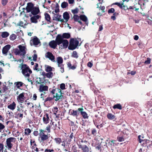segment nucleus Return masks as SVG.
<instances>
[{"mask_svg":"<svg viewBox=\"0 0 152 152\" xmlns=\"http://www.w3.org/2000/svg\"><path fill=\"white\" fill-rule=\"evenodd\" d=\"M26 10L27 13L31 12L29 15L30 17H31L32 15H37L40 12L39 7L34 6V4L31 2H29L27 4Z\"/></svg>","mask_w":152,"mask_h":152,"instance_id":"nucleus-1","label":"nucleus"},{"mask_svg":"<svg viewBox=\"0 0 152 152\" xmlns=\"http://www.w3.org/2000/svg\"><path fill=\"white\" fill-rule=\"evenodd\" d=\"M21 72L25 77H29L32 71L29 66L26 64H22L21 66Z\"/></svg>","mask_w":152,"mask_h":152,"instance_id":"nucleus-2","label":"nucleus"},{"mask_svg":"<svg viewBox=\"0 0 152 152\" xmlns=\"http://www.w3.org/2000/svg\"><path fill=\"white\" fill-rule=\"evenodd\" d=\"M39 140H40V142L42 143L46 142L49 137L50 134H45V131L42 129H39Z\"/></svg>","mask_w":152,"mask_h":152,"instance_id":"nucleus-3","label":"nucleus"},{"mask_svg":"<svg viewBox=\"0 0 152 152\" xmlns=\"http://www.w3.org/2000/svg\"><path fill=\"white\" fill-rule=\"evenodd\" d=\"M79 44V42L76 38H72L69 41L68 49L71 50L75 49L78 46Z\"/></svg>","mask_w":152,"mask_h":152,"instance_id":"nucleus-4","label":"nucleus"},{"mask_svg":"<svg viewBox=\"0 0 152 152\" xmlns=\"http://www.w3.org/2000/svg\"><path fill=\"white\" fill-rule=\"evenodd\" d=\"M61 41L60 39L57 36L56 40H52L50 41L49 43V46L51 48L55 49L57 46V45H59L61 44Z\"/></svg>","mask_w":152,"mask_h":152,"instance_id":"nucleus-5","label":"nucleus"},{"mask_svg":"<svg viewBox=\"0 0 152 152\" xmlns=\"http://www.w3.org/2000/svg\"><path fill=\"white\" fill-rule=\"evenodd\" d=\"M56 61L58 63V66L60 68V71L61 73H63L64 71V65L62 64L63 60L62 57L59 56L57 58Z\"/></svg>","mask_w":152,"mask_h":152,"instance_id":"nucleus-6","label":"nucleus"},{"mask_svg":"<svg viewBox=\"0 0 152 152\" xmlns=\"http://www.w3.org/2000/svg\"><path fill=\"white\" fill-rule=\"evenodd\" d=\"M16 138L15 137H10L7 138L6 141V145L7 146L8 149L10 150L12 146V143H14L16 141Z\"/></svg>","mask_w":152,"mask_h":152,"instance_id":"nucleus-7","label":"nucleus"},{"mask_svg":"<svg viewBox=\"0 0 152 152\" xmlns=\"http://www.w3.org/2000/svg\"><path fill=\"white\" fill-rule=\"evenodd\" d=\"M50 125L51 126V129H53L54 131L56 130H58L60 129V125H57L56 123L53 121L52 120H51Z\"/></svg>","mask_w":152,"mask_h":152,"instance_id":"nucleus-8","label":"nucleus"},{"mask_svg":"<svg viewBox=\"0 0 152 152\" xmlns=\"http://www.w3.org/2000/svg\"><path fill=\"white\" fill-rule=\"evenodd\" d=\"M11 48V46L10 45H7L4 46L2 49V53L5 56L7 55L8 51Z\"/></svg>","mask_w":152,"mask_h":152,"instance_id":"nucleus-9","label":"nucleus"},{"mask_svg":"<svg viewBox=\"0 0 152 152\" xmlns=\"http://www.w3.org/2000/svg\"><path fill=\"white\" fill-rule=\"evenodd\" d=\"M58 37L59 38H61L62 39H69L70 37V34L69 33H64L63 34L62 36L61 34H58L57 35Z\"/></svg>","mask_w":152,"mask_h":152,"instance_id":"nucleus-10","label":"nucleus"},{"mask_svg":"<svg viewBox=\"0 0 152 152\" xmlns=\"http://www.w3.org/2000/svg\"><path fill=\"white\" fill-rule=\"evenodd\" d=\"M79 148L81 149L83 152H89V148L86 145H78Z\"/></svg>","mask_w":152,"mask_h":152,"instance_id":"nucleus-11","label":"nucleus"},{"mask_svg":"<svg viewBox=\"0 0 152 152\" xmlns=\"http://www.w3.org/2000/svg\"><path fill=\"white\" fill-rule=\"evenodd\" d=\"M31 17L30 20L31 22L35 23H37V19H39L41 18V16L39 15H34L33 16Z\"/></svg>","mask_w":152,"mask_h":152,"instance_id":"nucleus-12","label":"nucleus"},{"mask_svg":"<svg viewBox=\"0 0 152 152\" xmlns=\"http://www.w3.org/2000/svg\"><path fill=\"white\" fill-rule=\"evenodd\" d=\"M18 47L20 49L19 50H20V52L21 53L20 54V56H24L26 54L25 47L24 46H22L21 45H20L18 46Z\"/></svg>","mask_w":152,"mask_h":152,"instance_id":"nucleus-13","label":"nucleus"},{"mask_svg":"<svg viewBox=\"0 0 152 152\" xmlns=\"http://www.w3.org/2000/svg\"><path fill=\"white\" fill-rule=\"evenodd\" d=\"M61 41V44L62 43L63 47V48H66L68 46L69 42L66 39H62L61 38H59Z\"/></svg>","mask_w":152,"mask_h":152,"instance_id":"nucleus-14","label":"nucleus"},{"mask_svg":"<svg viewBox=\"0 0 152 152\" xmlns=\"http://www.w3.org/2000/svg\"><path fill=\"white\" fill-rule=\"evenodd\" d=\"M50 118L48 116V115L47 113L45 114L43 118V123L47 124L49 123L50 121Z\"/></svg>","mask_w":152,"mask_h":152,"instance_id":"nucleus-15","label":"nucleus"},{"mask_svg":"<svg viewBox=\"0 0 152 152\" xmlns=\"http://www.w3.org/2000/svg\"><path fill=\"white\" fill-rule=\"evenodd\" d=\"M47 54V57L48 58H49L53 62H55V57L51 53L48 52Z\"/></svg>","mask_w":152,"mask_h":152,"instance_id":"nucleus-16","label":"nucleus"},{"mask_svg":"<svg viewBox=\"0 0 152 152\" xmlns=\"http://www.w3.org/2000/svg\"><path fill=\"white\" fill-rule=\"evenodd\" d=\"M69 112L70 115L75 117H77L79 113L77 110H70Z\"/></svg>","mask_w":152,"mask_h":152,"instance_id":"nucleus-17","label":"nucleus"},{"mask_svg":"<svg viewBox=\"0 0 152 152\" xmlns=\"http://www.w3.org/2000/svg\"><path fill=\"white\" fill-rule=\"evenodd\" d=\"M48 87L46 86H44L43 85H42L39 86V90L41 92L48 91Z\"/></svg>","mask_w":152,"mask_h":152,"instance_id":"nucleus-18","label":"nucleus"},{"mask_svg":"<svg viewBox=\"0 0 152 152\" xmlns=\"http://www.w3.org/2000/svg\"><path fill=\"white\" fill-rule=\"evenodd\" d=\"M16 106V104L14 102H13L12 104L8 105L7 107L11 110H13L15 109Z\"/></svg>","mask_w":152,"mask_h":152,"instance_id":"nucleus-19","label":"nucleus"},{"mask_svg":"<svg viewBox=\"0 0 152 152\" xmlns=\"http://www.w3.org/2000/svg\"><path fill=\"white\" fill-rule=\"evenodd\" d=\"M17 99L18 102L22 103L26 99V98L24 96H18Z\"/></svg>","mask_w":152,"mask_h":152,"instance_id":"nucleus-20","label":"nucleus"},{"mask_svg":"<svg viewBox=\"0 0 152 152\" xmlns=\"http://www.w3.org/2000/svg\"><path fill=\"white\" fill-rule=\"evenodd\" d=\"M63 17L64 19L66 20V22L68 21L70 18L69 14L67 12H66L64 13Z\"/></svg>","mask_w":152,"mask_h":152,"instance_id":"nucleus-21","label":"nucleus"},{"mask_svg":"<svg viewBox=\"0 0 152 152\" xmlns=\"http://www.w3.org/2000/svg\"><path fill=\"white\" fill-rule=\"evenodd\" d=\"M61 15L58 14L56 17L53 19V20H57L58 21H60L62 22H63L64 20L63 19H61Z\"/></svg>","mask_w":152,"mask_h":152,"instance_id":"nucleus-22","label":"nucleus"},{"mask_svg":"<svg viewBox=\"0 0 152 152\" xmlns=\"http://www.w3.org/2000/svg\"><path fill=\"white\" fill-rule=\"evenodd\" d=\"M99 10L100 11H101V12L97 13V15L99 16H102V13L104 12V7L101 6L99 7Z\"/></svg>","mask_w":152,"mask_h":152,"instance_id":"nucleus-23","label":"nucleus"},{"mask_svg":"<svg viewBox=\"0 0 152 152\" xmlns=\"http://www.w3.org/2000/svg\"><path fill=\"white\" fill-rule=\"evenodd\" d=\"M45 77H39V82L38 81H37L36 83L38 84H45V81L46 80L45 79ZM46 83V82H45Z\"/></svg>","mask_w":152,"mask_h":152,"instance_id":"nucleus-24","label":"nucleus"},{"mask_svg":"<svg viewBox=\"0 0 152 152\" xmlns=\"http://www.w3.org/2000/svg\"><path fill=\"white\" fill-rule=\"evenodd\" d=\"M9 33L7 31H4L1 33V36L2 38H6L9 36Z\"/></svg>","mask_w":152,"mask_h":152,"instance_id":"nucleus-25","label":"nucleus"},{"mask_svg":"<svg viewBox=\"0 0 152 152\" xmlns=\"http://www.w3.org/2000/svg\"><path fill=\"white\" fill-rule=\"evenodd\" d=\"M33 42L34 45H37L40 42L39 40L37 37L34 38L33 39Z\"/></svg>","mask_w":152,"mask_h":152,"instance_id":"nucleus-26","label":"nucleus"},{"mask_svg":"<svg viewBox=\"0 0 152 152\" xmlns=\"http://www.w3.org/2000/svg\"><path fill=\"white\" fill-rule=\"evenodd\" d=\"M8 88L6 86L3 85V87H1L0 88V92H4L8 90Z\"/></svg>","mask_w":152,"mask_h":152,"instance_id":"nucleus-27","label":"nucleus"},{"mask_svg":"<svg viewBox=\"0 0 152 152\" xmlns=\"http://www.w3.org/2000/svg\"><path fill=\"white\" fill-rule=\"evenodd\" d=\"M113 108L114 109H117L120 110H121L122 109V107L121 105L120 104H116L114 105Z\"/></svg>","mask_w":152,"mask_h":152,"instance_id":"nucleus-28","label":"nucleus"},{"mask_svg":"<svg viewBox=\"0 0 152 152\" xmlns=\"http://www.w3.org/2000/svg\"><path fill=\"white\" fill-rule=\"evenodd\" d=\"M80 19L82 20L85 22L87 21V18L86 16L84 15H81L80 16Z\"/></svg>","mask_w":152,"mask_h":152,"instance_id":"nucleus-29","label":"nucleus"},{"mask_svg":"<svg viewBox=\"0 0 152 152\" xmlns=\"http://www.w3.org/2000/svg\"><path fill=\"white\" fill-rule=\"evenodd\" d=\"M45 20L51 23V18L50 15L48 13H46L45 14Z\"/></svg>","mask_w":152,"mask_h":152,"instance_id":"nucleus-30","label":"nucleus"},{"mask_svg":"<svg viewBox=\"0 0 152 152\" xmlns=\"http://www.w3.org/2000/svg\"><path fill=\"white\" fill-rule=\"evenodd\" d=\"M67 66L69 69L74 70L76 68V66H72L70 62L67 63Z\"/></svg>","mask_w":152,"mask_h":152,"instance_id":"nucleus-31","label":"nucleus"},{"mask_svg":"<svg viewBox=\"0 0 152 152\" xmlns=\"http://www.w3.org/2000/svg\"><path fill=\"white\" fill-rule=\"evenodd\" d=\"M107 117L110 120H113L115 118V116L111 113H109L107 115Z\"/></svg>","mask_w":152,"mask_h":152,"instance_id":"nucleus-32","label":"nucleus"},{"mask_svg":"<svg viewBox=\"0 0 152 152\" xmlns=\"http://www.w3.org/2000/svg\"><path fill=\"white\" fill-rule=\"evenodd\" d=\"M31 132V131L29 128H26L25 129L24 133L26 135H28Z\"/></svg>","mask_w":152,"mask_h":152,"instance_id":"nucleus-33","label":"nucleus"},{"mask_svg":"<svg viewBox=\"0 0 152 152\" xmlns=\"http://www.w3.org/2000/svg\"><path fill=\"white\" fill-rule=\"evenodd\" d=\"M80 113L84 118L86 119L88 118V116L86 112L84 111H81L80 112Z\"/></svg>","mask_w":152,"mask_h":152,"instance_id":"nucleus-34","label":"nucleus"},{"mask_svg":"<svg viewBox=\"0 0 152 152\" xmlns=\"http://www.w3.org/2000/svg\"><path fill=\"white\" fill-rule=\"evenodd\" d=\"M53 76V73L52 72H49L46 73V76L48 78H52Z\"/></svg>","mask_w":152,"mask_h":152,"instance_id":"nucleus-35","label":"nucleus"},{"mask_svg":"<svg viewBox=\"0 0 152 152\" xmlns=\"http://www.w3.org/2000/svg\"><path fill=\"white\" fill-rule=\"evenodd\" d=\"M30 143L31 145H32V148L33 149L35 148V147L34 146H37L36 143H35V142L34 140L31 139L30 140Z\"/></svg>","mask_w":152,"mask_h":152,"instance_id":"nucleus-36","label":"nucleus"},{"mask_svg":"<svg viewBox=\"0 0 152 152\" xmlns=\"http://www.w3.org/2000/svg\"><path fill=\"white\" fill-rule=\"evenodd\" d=\"M72 57L76 58H77L78 57L77 53L76 51H74L73 52Z\"/></svg>","mask_w":152,"mask_h":152,"instance_id":"nucleus-37","label":"nucleus"},{"mask_svg":"<svg viewBox=\"0 0 152 152\" xmlns=\"http://www.w3.org/2000/svg\"><path fill=\"white\" fill-rule=\"evenodd\" d=\"M51 127L50 125V123L45 128V130L47 131L48 133H49L51 132Z\"/></svg>","mask_w":152,"mask_h":152,"instance_id":"nucleus-38","label":"nucleus"},{"mask_svg":"<svg viewBox=\"0 0 152 152\" xmlns=\"http://www.w3.org/2000/svg\"><path fill=\"white\" fill-rule=\"evenodd\" d=\"M55 94H56V95H58V93H60V94H62L61 92V90L59 88H55Z\"/></svg>","mask_w":152,"mask_h":152,"instance_id":"nucleus-39","label":"nucleus"},{"mask_svg":"<svg viewBox=\"0 0 152 152\" xmlns=\"http://www.w3.org/2000/svg\"><path fill=\"white\" fill-rule=\"evenodd\" d=\"M75 22H77L79 20L80 17L77 15H74L73 16V18Z\"/></svg>","mask_w":152,"mask_h":152,"instance_id":"nucleus-40","label":"nucleus"},{"mask_svg":"<svg viewBox=\"0 0 152 152\" xmlns=\"http://www.w3.org/2000/svg\"><path fill=\"white\" fill-rule=\"evenodd\" d=\"M23 90L19 89L17 90L16 93L17 95H23L24 93L22 92Z\"/></svg>","mask_w":152,"mask_h":152,"instance_id":"nucleus-41","label":"nucleus"},{"mask_svg":"<svg viewBox=\"0 0 152 152\" xmlns=\"http://www.w3.org/2000/svg\"><path fill=\"white\" fill-rule=\"evenodd\" d=\"M16 35L14 34H11L10 37V39L12 40H13L15 39L16 38Z\"/></svg>","mask_w":152,"mask_h":152,"instance_id":"nucleus-42","label":"nucleus"},{"mask_svg":"<svg viewBox=\"0 0 152 152\" xmlns=\"http://www.w3.org/2000/svg\"><path fill=\"white\" fill-rule=\"evenodd\" d=\"M68 6V4L67 2H64L61 3V7L63 8L66 7Z\"/></svg>","mask_w":152,"mask_h":152,"instance_id":"nucleus-43","label":"nucleus"},{"mask_svg":"<svg viewBox=\"0 0 152 152\" xmlns=\"http://www.w3.org/2000/svg\"><path fill=\"white\" fill-rule=\"evenodd\" d=\"M45 70L47 72H51L52 71V68L50 66L48 65L45 69Z\"/></svg>","mask_w":152,"mask_h":152,"instance_id":"nucleus-44","label":"nucleus"},{"mask_svg":"<svg viewBox=\"0 0 152 152\" xmlns=\"http://www.w3.org/2000/svg\"><path fill=\"white\" fill-rule=\"evenodd\" d=\"M55 98V96H53L52 97H48L47 98H46V99H45L44 102H47V101H50L52 99H53Z\"/></svg>","mask_w":152,"mask_h":152,"instance_id":"nucleus-45","label":"nucleus"},{"mask_svg":"<svg viewBox=\"0 0 152 152\" xmlns=\"http://www.w3.org/2000/svg\"><path fill=\"white\" fill-rule=\"evenodd\" d=\"M27 107L31 109L32 108H33L34 107V105L33 103H31L28 102L27 104Z\"/></svg>","mask_w":152,"mask_h":152,"instance_id":"nucleus-46","label":"nucleus"},{"mask_svg":"<svg viewBox=\"0 0 152 152\" xmlns=\"http://www.w3.org/2000/svg\"><path fill=\"white\" fill-rule=\"evenodd\" d=\"M124 4V3L123 2L121 4H120V3L118 2H115L113 4L117 5L121 9L122 8V5H123Z\"/></svg>","mask_w":152,"mask_h":152,"instance_id":"nucleus-47","label":"nucleus"},{"mask_svg":"<svg viewBox=\"0 0 152 152\" xmlns=\"http://www.w3.org/2000/svg\"><path fill=\"white\" fill-rule=\"evenodd\" d=\"M8 58L11 61H13L14 60V56L13 55L10 53L8 54Z\"/></svg>","mask_w":152,"mask_h":152,"instance_id":"nucleus-48","label":"nucleus"},{"mask_svg":"<svg viewBox=\"0 0 152 152\" xmlns=\"http://www.w3.org/2000/svg\"><path fill=\"white\" fill-rule=\"evenodd\" d=\"M54 140L56 143L58 144H60L61 142V139L59 138H56L54 139Z\"/></svg>","mask_w":152,"mask_h":152,"instance_id":"nucleus-49","label":"nucleus"},{"mask_svg":"<svg viewBox=\"0 0 152 152\" xmlns=\"http://www.w3.org/2000/svg\"><path fill=\"white\" fill-rule=\"evenodd\" d=\"M4 146L3 143L0 142V152H3L4 148Z\"/></svg>","mask_w":152,"mask_h":152,"instance_id":"nucleus-50","label":"nucleus"},{"mask_svg":"<svg viewBox=\"0 0 152 152\" xmlns=\"http://www.w3.org/2000/svg\"><path fill=\"white\" fill-rule=\"evenodd\" d=\"M52 110L53 113V114L55 115H56V114L58 113V108L57 107H54L53 109Z\"/></svg>","mask_w":152,"mask_h":152,"instance_id":"nucleus-51","label":"nucleus"},{"mask_svg":"<svg viewBox=\"0 0 152 152\" xmlns=\"http://www.w3.org/2000/svg\"><path fill=\"white\" fill-rule=\"evenodd\" d=\"M8 2V0H1V3L3 6H5Z\"/></svg>","mask_w":152,"mask_h":152,"instance_id":"nucleus-52","label":"nucleus"},{"mask_svg":"<svg viewBox=\"0 0 152 152\" xmlns=\"http://www.w3.org/2000/svg\"><path fill=\"white\" fill-rule=\"evenodd\" d=\"M117 140L119 142L123 141L124 140V139L123 136H119L117 137Z\"/></svg>","mask_w":152,"mask_h":152,"instance_id":"nucleus-53","label":"nucleus"},{"mask_svg":"<svg viewBox=\"0 0 152 152\" xmlns=\"http://www.w3.org/2000/svg\"><path fill=\"white\" fill-rule=\"evenodd\" d=\"M79 10L77 8H76L74 10H72V12L75 15L78 13Z\"/></svg>","mask_w":152,"mask_h":152,"instance_id":"nucleus-54","label":"nucleus"},{"mask_svg":"<svg viewBox=\"0 0 152 152\" xmlns=\"http://www.w3.org/2000/svg\"><path fill=\"white\" fill-rule=\"evenodd\" d=\"M151 59L149 57L147 58V60L145 61V64H149L151 63Z\"/></svg>","mask_w":152,"mask_h":152,"instance_id":"nucleus-55","label":"nucleus"},{"mask_svg":"<svg viewBox=\"0 0 152 152\" xmlns=\"http://www.w3.org/2000/svg\"><path fill=\"white\" fill-rule=\"evenodd\" d=\"M14 53L16 55H20L21 53L20 50L18 49H16L15 50Z\"/></svg>","mask_w":152,"mask_h":152,"instance_id":"nucleus-56","label":"nucleus"},{"mask_svg":"<svg viewBox=\"0 0 152 152\" xmlns=\"http://www.w3.org/2000/svg\"><path fill=\"white\" fill-rule=\"evenodd\" d=\"M5 128L4 125L2 123H0V132H1Z\"/></svg>","mask_w":152,"mask_h":152,"instance_id":"nucleus-57","label":"nucleus"},{"mask_svg":"<svg viewBox=\"0 0 152 152\" xmlns=\"http://www.w3.org/2000/svg\"><path fill=\"white\" fill-rule=\"evenodd\" d=\"M23 83L22 82H20L16 83V86L18 88H19L22 86Z\"/></svg>","mask_w":152,"mask_h":152,"instance_id":"nucleus-58","label":"nucleus"},{"mask_svg":"<svg viewBox=\"0 0 152 152\" xmlns=\"http://www.w3.org/2000/svg\"><path fill=\"white\" fill-rule=\"evenodd\" d=\"M63 96H55V100L56 101H58L60 98H61Z\"/></svg>","mask_w":152,"mask_h":152,"instance_id":"nucleus-59","label":"nucleus"},{"mask_svg":"<svg viewBox=\"0 0 152 152\" xmlns=\"http://www.w3.org/2000/svg\"><path fill=\"white\" fill-rule=\"evenodd\" d=\"M115 9L113 8H111L110 9H109L108 10V12L109 13H113L115 12Z\"/></svg>","mask_w":152,"mask_h":152,"instance_id":"nucleus-60","label":"nucleus"},{"mask_svg":"<svg viewBox=\"0 0 152 152\" xmlns=\"http://www.w3.org/2000/svg\"><path fill=\"white\" fill-rule=\"evenodd\" d=\"M65 85L64 83H62L60 85V88L62 90H64L65 89Z\"/></svg>","mask_w":152,"mask_h":152,"instance_id":"nucleus-61","label":"nucleus"},{"mask_svg":"<svg viewBox=\"0 0 152 152\" xmlns=\"http://www.w3.org/2000/svg\"><path fill=\"white\" fill-rule=\"evenodd\" d=\"M92 134L94 136L96 135V131L95 129H93L91 131Z\"/></svg>","mask_w":152,"mask_h":152,"instance_id":"nucleus-62","label":"nucleus"},{"mask_svg":"<svg viewBox=\"0 0 152 152\" xmlns=\"http://www.w3.org/2000/svg\"><path fill=\"white\" fill-rule=\"evenodd\" d=\"M122 8L121 9H123L124 10H127L129 9V8L127 7V6L125 5H122Z\"/></svg>","mask_w":152,"mask_h":152,"instance_id":"nucleus-63","label":"nucleus"},{"mask_svg":"<svg viewBox=\"0 0 152 152\" xmlns=\"http://www.w3.org/2000/svg\"><path fill=\"white\" fill-rule=\"evenodd\" d=\"M37 55L36 54H34L33 58V60L34 61H36L37 60Z\"/></svg>","mask_w":152,"mask_h":152,"instance_id":"nucleus-64","label":"nucleus"}]
</instances>
